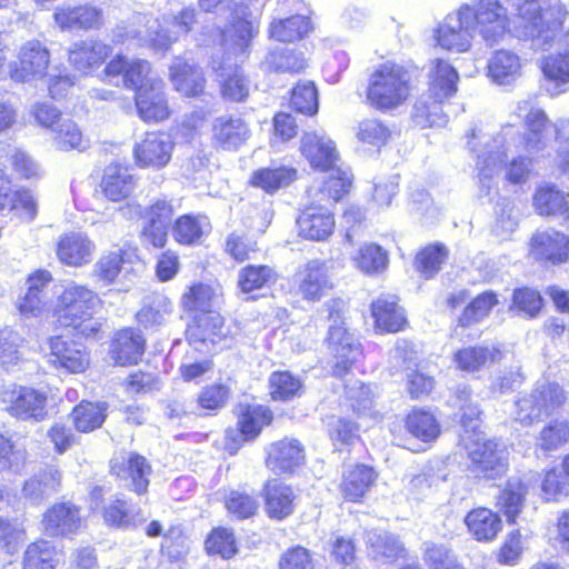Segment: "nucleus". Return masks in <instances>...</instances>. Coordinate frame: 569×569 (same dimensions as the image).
<instances>
[{
    "instance_id": "f257e3e1",
    "label": "nucleus",
    "mask_w": 569,
    "mask_h": 569,
    "mask_svg": "<svg viewBox=\"0 0 569 569\" xmlns=\"http://www.w3.org/2000/svg\"><path fill=\"white\" fill-rule=\"evenodd\" d=\"M518 16L519 37L548 49L562 26L566 11L558 0H510Z\"/></svg>"
},
{
    "instance_id": "f03ea898",
    "label": "nucleus",
    "mask_w": 569,
    "mask_h": 569,
    "mask_svg": "<svg viewBox=\"0 0 569 569\" xmlns=\"http://www.w3.org/2000/svg\"><path fill=\"white\" fill-rule=\"evenodd\" d=\"M100 305L98 295L87 286L69 283L59 297L57 319L63 327H73L84 337H93L101 322L93 318Z\"/></svg>"
},
{
    "instance_id": "7ed1b4c3",
    "label": "nucleus",
    "mask_w": 569,
    "mask_h": 569,
    "mask_svg": "<svg viewBox=\"0 0 569 569\" xmlns=\"http://www.w3.org/2000/svg\"><path fill=\"white\" fill-rule=\"evenodd\" d=\"M459 76L448 62L436 60L429 74L428 97L420 98L413 106L415 121L420 126H441L446 123L441 103L457 92Z\"/></svg>"
},
{
    "instance_id": "20e7f679",
    "label": "nucleus",
    "mask_w": 569,
    "mask_h": 569,
    "mask_svg": "<svg viewBox=\"0 0 569 569\" xmlns=\"http://www.w3.org/2000/svg\"><path fill=\"white\" fill-rule=\"evenodd\" d=\"M412 90L410 72L401 64L386 62L371 74L367 99L378 110H390L401 106Z\"/></svg>"
},
{
    "instance_id": "39448f33",
    "label": "nucleus",
    "mask_w": 569,
    "mask_h": 569,
    "mask_svg": "<svg viewBox=\"0 0 569 569\" xmlns=\"http://www.w3.org/2000/svg\"><path fill=\"white\" fill-rule=\"evenodd\" d=\"M515 139L516 133L511 127H507L496 137L486 133L482 129L471 130L468 136V146L476 154V166L481 179L492 178L500 172Z\"/></svg>"
},
{
    "instance_id": "423d86ee",
    "label": "nucleus",
    "mask_w": 569,
    "mask_h": 569,
    "mask_svg": "<svg viewBox=\"0 0 569 569\" xmlns=\"http://www.w3.org/2000/svg\"><path fill=\"white\" fill-rule=\"evenodd\" d=\"M199 7L206 12L213 9L229 12L230 27L222 31H216V38L236 57L244 58L250 40L256 32L253 23L247 19L248 8L234 3L232 0H199Z\"/></svg>"
},
{
    "instance_id": "0eeeda50",
    "label": "nucleus",
    "mask_w": 569,
    "mask_h": 569,
    "mask_svg": "<svg viewBox=\"0 0 569 569\" xmlns=\"http://www.w3.org/2000/svg\"><path fill=\"white\" fill-rule=\"evenodd\" d=\"M331 321L329 327L327 345L336 359L335 373L343 375L349 367L361 356V346L351 333L343 327V315L346 303L341 299H330L323 305Z\"/></svg>"
},
{
    "instance_id": "6e6552de",
    "label": "nucleus",
    "mask_w": 569,
    "mask_h": 569,
    "mask_svg": "<svg viewBox=\"0 0 569 569\" xmlns=\"http://www.w3.org/2000/svg\"><path fill=\"white\" fill-rule=\"evenodd\" d=\"M461 8L472 30L477 28L487 43L495 44L507 33L508 13L499 0H473Z\"/></svg>"
},
{
    "instance_id": "1a4fd4ad",
    "label": "nucleus",
    "mask_w": 569,
    "mask_h": 569,
    "mask_svg": "<svg viewBox=\"0 0 569 569\" xmlns=\"http://www.w3.org/2000/svg\"><path fill=\"white\" fill-rule=\"evenodd\" d=\"M563 400V390L558 383L540 381L531 393L516 402L515 420L522 425H531L542 416L550 415Z\"/></svg>"
},
{
    "instance_id": "9d476101",
    "label": "nucleus",
    "mask_w": 569,
    "mask_h": 569,
    "mask_svg": "<svg viewBox=\"0 0 569 569\" xmlns=\"http://www.w3.org/2000/svg\"><path fill=\"white\" fill-rule=\"evenodd\" d=\"M569 127V119H560L551 123L545 111H533L526 121L527 132L519 138L522 150L533 157L549 154L551 138L557 146L562 139V130Z\"/></svg>"
},
{
    "instance_id": "9b49d317",
    "label": "nucleus",
    "mask_w": 569,
    "mask_h": 569,
    "mask_svg": "<svg viewBox=\"0 0 569 569\" xmlns=\"http://www.w3.org/2000/svg\"><path fill=\"white\" fill-rule=\"evenodd\" d=\"M472 437L463 438L472 472L488 479L502 475L507 468L503 448L481 433Z\"/></svg>"
},
{
    "instance_id": "f8f14e48",
    "label": "nucleus",
    "mask_w": 569,
    "mask_h": 569,
    "mask_svg": "<svg viewBox=\"0 0 569 569\" xmlns=\"http://www.w3.org/2000/svg\"><path fill=\"white\" fill-rule=\"evenodd\" d=\"M6 410L19 419L42 420L46 415L47 396L33 388L9 386L0 392Z\"/></svg>"
},
{
    "instance_id": "ddd939ff",
    "label": "nucleus",
    "mask_w": 569,
    "mask_h": 569,
    "mask_svg": "<svg viewBox=\"0 0 569 569\" xmlns=\"http://www.w3.org/2000/svg\"><path fill=\"white\" fill-rule=\"evenodd\" d=\"M174 142L161 131L146 132L133 147V157L140 168L161 169L171 159Z\"/></svg>"
},
{
    "instance_id": "4468645a",
    "label": "nucleus",
    "mask_w": 569,
    "mask_h": 569,
    "mask_svg": "<svg viewBox=\"0 0 569 569\" xmlns=\"http://www.w3.org/2000/svg\"><path fill=\"white\" fill-rule=\"evenodd\" d=\"M472 28L461 6L449 13L435 30V39L442 49L466 52L471 47Z\"/></svg>"
},
{
    "instance_id": "2eb2a0df",
    "label": "nucleus",
    "mask_w": 569,
    "mask_h": 569,
    "mask_svg": "<svg viewBox=\"0 0 569 569\" xmlns=\"http://www.w3.org/2000/svg\"><path fill=\"white\" fill-rule=\"evenodd\" d=\"M299 293L306 300L318 301L332 288L330 267L322 260H310L295 274Z\"/></svg>"
},
{
    "instance_id": "dca6fc26",
    "label": "nucleus",
    "mask_w": 569,
    "mask_h": 569,
    "mask_svg": "<svg viewBox=\"0 0 569 569\" xmlns=\"http://www.w3.org/2000/svg\"><path fill=\"white\" fill-rule=\"evenodd\" d=\"M272 420L271 412L262 406H241L238 428L226 431V449L236 452L238 447L259 435L262 427Z\"/></svg>"
},
{
    "instance_id": "f3484780",
    "label": "nucleus",
    "mask_w": 569,
    "mask_h": 569,
    "mask_svg": "<svg viewBox=\"0 0 569 569\" xmlns=\"http://www.w3.org/2000/svg\"><path fill=\"white\" fill-rule=\"evenodd\" d=\"M136 108L139 117L146 122H158L170 114L164 83L160 78H151L144 87L136 92Z\"/></svg>"
},
{
    "instance_id": "a211bd4d",
    "label": "nucleus",
    "mask_w": 569,
    "mask_h": 569,
    "mask_svg": "<svg viewBox=\"0 0 569 569\" xmlns=\"http://www.w3.org/2000/svg\"><path fill=\"white\" fill-rule=\"evenodd\" d=\"M110 469L118 478L129 480L127 486L134 492L141 495L147 491L151 467L144 457L134 452L117 453L110 461Z\"/></svg>"
},
{
    "instance_id": "6ab92c4d",
    "label": "nucleus",
    "mask_w": 569,
    "mask_h": 569,
    "mask_svg": "<svg viewBox=\"0 0 569 569\" xmlns=\"http://www.w3.org/2000/svg\"><path fill=\"white\" fill-rule=\"evenodd\" d=\"M50 53L38 40L26 42L19 52V67L11 70V78L14 81L28 82L41 79L49 67Z\"/></svg>"
},
{
    "instance_id": "aec40b11",
    "label": "nucleus",
    "mask_w": 569,
    "mask_h": 569,
    "mask_svg": "<svg viewBox=\"0 0 569 569\" xmlns=\"http://www.w3.org/2000/svg\"><path fill=\"white\" fill-rule=\"evenodd\" d=\"M300 150L310 166L321 171H329L339 161L335 142L325 134L305 133L301 138Z\"/></svg>"
},
{
    "instance_id": "412c9836",
    "label": "nucleus",
    "mask_w": 569,
    "mask_h": 569,
    "mask_svg": "<svg viewBox=\"0 0 569 569\" xmlns=\"http://www.w3.org/2000/svg\"><path fill=\"white\" fill-rule=\"evenodd\" d=\"M41 523L51 537L73 533L81 526L80 511L70 502L54 503L43 513Z\"/></svg>"
},
{
    "instance_id": "4be33fe9",
    "label": "nucleus",
    "mask_w": 569,
    "mask_h": 569,
    "mask_svg": "<svg viewBox=\"0 0 569 569\" xmlns=\"http://www.w3.org/2000/svg\"><path fill=\"white\" fill-rule=\"evenodd\" d=\"M303 461V447L297 439H282L267 448L266 466L274 473L292 471Z\"/></svg>"
},
{
    "instance_id": "5701e85b",
    "label": "nucleus",
    "mask_w": 569,
    "mask_h": 569,
    "mask_svg": "<svg viewBox=\"0 0 569 569\" xmlns=\"http://www.w3.org/2000/svg\"><path fill=\"white\" fill-rule=\"evenodd\" d=\"M96 244L82 232H69L60 237L57 246L59 260L71 267H81L91 261Z\"/></svg>"
},
{
    "instance_id": "b1692460",
    "label": "nucleus",
    "mask_w": 569,
    "mask_h": 569,
    "mask_svg": "<svg viewBox=\"0 0 569 569\" xmlns=\"http://www.w3.org/2000/svg\"><path fill=\"white\" fill-rule=\"evenodd\" d=\"M102 20V10L89 4L59 7L54 12V21L61 30L98 29Z\"/></svg>"
},
{
    "instance_id": "393cba45",
    "label": "nucleus",
    "mask_w": 569,
    "mask_h": 569,
    "mask_svg": "<svg viewBox=\"0 0 569 569\" xmlns=\"http://www.w3.org/2000/svg\"><path fill=\"white\" fill-rule=\"evenodd\" d=\"M531 253L535 259L552 264L565 262L569 259V238L553 230L537 232L531 240Z\"/></svg>"
},
{
    "instance_id": "a878e982",
    "label": "nucleus",
    "mask_w": 569,
    "mask_h": 569,
    "mask_svg": "<svg viewBox=\"0 0 569 569\" xmlns=\"http://www.w3.org/2000/svg\"><path fill=\"white\" fill-rule=\"evenodd\" d=\"M49 347L48 361L54 367L64 368L70 372H80L89 363L86 352L73 341L64 340L62 337H52L49 340Z\"/></svg>"
},
{
    "instance_id": "bb28decb",
    "label": "nucleus",
    "mask_w": 569,
    "mask_h": 569,
    "mask_svg": "<svg viewBox=\"0 0 569 569\" xmlns=\"http://www.w3.org/2000/svg\"><path fill=\"white\" fill-rule=\"evenodd\" d=\"M288 4H292L296 14L273 21L270 24V34L273 39L282 42H292L303 38L311 28L309 18L305 14L307 9L303 2L298 0H288Z\"/></svg>"
},
{
    "instance_id": "cd10ccee",
    "label": "nucleus",
    "mask_w": 569,
    "mask_h": 569,
    "mask_svg": "<svg viewBox=\"0 0 569 569\" xmlns=\"http://www.w3.org/2000/svg\"><path fill=\"white\" fill-rule=\"evenodd\" d=\"M143 351V337L133 329L127 328L114 333L109 353L114 363L128 366L137 363Z\"/></svg>"
},
{
    "instance_id": "c85d7f7f",
    "label": "nucleus",
    "mask_w": 569,
    "mask_h": 569,
    "mask_svg": "<svg viewBox=\"0 0 569 569\" xmlns=\"http://www.w3.org/2000/svg\"><path fill=\"white\" fill-rule=\"evenodd\" d=\"M250 137L248 124L239 117H219L212 126V139L216 144L226 149H238Z\"/></svg>"
},
{
    "instance_id": "c756f323",
    "label": "nucleus",
    "mask_w": 569,
    "mask_h": 569,
    "mask_svg": "<svg viewBox=\"0 0 569 569\" xmlns=\"http://www.w3.org/2000/svg\"><path fill=\"white\" fill-rule=\"evenodd\" d=\"M61 487V473L48 466L30 477L23 485L22 497L31 505L40 503L43 499L56 493Z\"/></svg>"
},
{
    "instance_id": "7c9ffc66",
    "label": "nucleus",
    "mask_w": 569,
    "mask_h": 569,
    "mask_svg": "<svg viewBox=\"0 0 569 569\" xmlns=\"http://www.w3.org/2000/svg\"><path fill=\"white\" fill-rule=\"evenodd\" d=\"M110 54V47L94 39L80 40L69 49L70 64L82 72L100 66Z\"/></svg>"
},
{
    "instance_id": "2f4dec72",
    "label": "nucleus",
    "mask_w": 569,
    "mask_h": 569,
    "mask_svg": "<svg viewBox=\"0 0 569 569\" xmlns=\"http://www.w3.org/2000/svg\"><path fill=\"white\" fill-rule=\"evenodd\" d=\"M299 234L303 238L321 241L327 239L335 228L331 212L323 208H308L297 220Z\"/></svg>"
},
{
    "instance_id": "473e14b6",
    "label": "nucleus",
    "mask_w": 569,
    "mask_h": 569,
    "mask_svg": "<svg viewBox=\"0 0 569 569\" xmlns=\"http://www.w3.org/2000/svg\"><path fill=\"white\" fill-rule=\"evenodd\" d=\"M372 316L377 328L397 332L403 328L407 320L402 309L397 303V297L382 295L371 303Z\"/></svg>"
},
{
    "instance_id": "72a5a7b5",
    "label": "nucleus",
    "mask_w": 569,
    "mask_h": 569,
    "mask_svg": "<svg viewBox=\"0 0 569 569\" xmlns=\"http://www.w3.org/2000/svg\"><path fill=\"white\" fill-rule=\"evenodd\" d=\"M170 78L177 91L193 97L203 91L204 77L200 69L176 58L170 66Z\"/></svg>"
},
{
    "instance_id": "f704fd0d",
    "label": "nucleus",
    "mask_w": 569,
    "mask_h": 569,
    "mask_svg": "<svg viewBox=\"0 0 569 569\" xmlns=\"http://www.w3.org/2000/svg\"><path fill=\"white\" fill-rule=\"evenodd\" d=\"M213 69L220 70V87L222 97L232 101H242L249 94V81L237 63L217 62Z\"/></svg>"
},
{
    "instance_id": "c9c22d12",
    "label": "nucleus",
    "mask_w": 569,
    "mask_h": 569,
    "mask_svg": "<svg viewBox=\"0 0 569 569\" xmlns=\"http://www.w3.org/2000/svg\"><path fill=\"white\" fill-rule=\"evenodd\" d=\"M500 357V350L492 346H470L458 350L453 360L460 370L476 372L499 361Z\"/></svg>"
},
{
    "instance_id": "e433bc0d",
    "label": "nucleus",
    "mask_w": 569,
    "mask_h": 569,
    "mask_svg": "<svg viewBox=\"0 0 569 569\" xmlns=\"http://www.w3.org/2000/svg\"><path fill=\"white\" fill-rule=\"evenodd\" d=\"M542 71L549 80L547 91L559 96L569 90V51L551 54L543 59Z\"/></svg>"
},
{
    "instance_id": "4c0bfd02",
    "label": "nucleus",
    "mask_w": 569,
    "mask_h": 569,
    "mask_svg": "<svg viewBox=\"0 0 569 569\" xmlns=\"http://www.w3.org/2000/svg\"><path fill=\"white\" fill-rule=\"evenodd\" d=\"M261 66L267 72L297 73L307 67V60L293 48L276 47L267 53Z\"/></svg>"
},
{
    "instance_id": "58836bf2",
    "label": "nucleus",
    "mask_w": 569,
    "mask_h": 569,
    "mask_svg": "<svg viewBox=\"0 0 569 569\" xmlns=\"http://www.w3.org/2000/svg\"><path fill=\"white\" fill-rule=\"evenodd\" d=\"M266 511L271 518L283 519L292 513L295 493L291 487L278 480L268 481L264 486Z\"/></svg>"
},
{
    "instance_id": "ea45409f",
    "label": "nucleus",
    "mask_w": 569,
    "mask_h": 569,
    "mask_svg": "<svg viewBox=\"0 0 569 569\" xmlns=\"http://www.w3.org/2000/svg\"><path fill=\"white\" fill-rule=\"evenodd\" d=\"M468 531L478 541H489L501 530V519L488 508H477L465 517Z\"/></svg>"
},
{
    "instance_id": "a19ab883",
    "label": "nucleus",
    "mask_w": 569,
    "mask_h": 569,
    "mask_svg": "<svg viewBox=\"0 0 569 569\" xmlns=\"http://www.w3.org/2000/svg\"><path fill=\"white\" fill-rule=\"evenodd\" d=\"M211 223L203 214H183L178 218L172 227L174 240L181 244H196L209 233Z\"/></svg>"
},
{
    "instance_id": "79ce46f5",
    "label": "nucleus",
    "mask_w": 569,
    "mask_h": 569,
    "mask_svg": "<svg viewBox=\"0 0 569 569\" xmlns=\"http://www.w3.org/2000/svg\"><path fill=\"white\" fill-rule=\"evenodd\" d=\"M101 188L108 199L119 201L132 191L133 178L128 169L119 164H110L104 170Z\"/></svg>"
},
{
    "instance_id": "37998d69",
    "label": "nucleus",
    "mask_w": 569,
    "mask_h": 569,
    "mask_svg": "<svg viewBox=\"0 0 569 569\" xmlns=\"http://www.w3.org/2000/svg\"><path fill=\"white\" fill-rule=\"evenodd\" d=\"M533 207L541 216H561L569 219V204L563 193L553 186H541L533 196Z\"/></svg>"
},
{
    "instance_id": "c03bdc74",
    "label": "nucleus",
    "mask_w": 569,
    "mask_h": 569,
    "mask_svg": "<svg viewBox=\"0 0 569 569\" xmlns=\"http://www.w3.org/2000/svg\"><path fill=\"white\" fill-rule=\"evenodd\" d=\"M171 312V301L161 293H152L143 299L136 318L140 325L149 328L162 325Z\"/></svg>"
},
{
    "instance_id": "a18cd8bd",
    "label": "nucleus",
    "mask_w": 569,
    "mask_h": 569,
    "mask_svg": "<svg viewBox=\"0 0 569 569\" xmlns=\"http://www.w3.org/2000/svg\"><path fill=\"white\" fill-rule=\"evenodd\" d=\"M366 542L370 555L376 559L386 558L393 560L405 556L406 549L403 543L391 533L379 530L368 531Z\"/></svg>"
},
{
    "instance_id": "49530a36",
    "label": "nucleus",
    "mask_w": 569,
    "mask_h": 569,
    "mask_svg": "<svg viewBox=\"0 0 569 569\" xmlns=\"http://www.w3.org/2000/svg\"><path fill=\"white\" fill-rule=\"evenodd\" d=\"M488 70L495 82L499 84L509 83L520 74V59L511 51L499 50L491 57Z\"/></svg>"
},
{
    "instance_id": "de8ad7c7",
    "label": "nucleus",
    "mask_w": 569,
    "mask_h": 569,
    "mask_svg": "<svg viewBox=\"0 0 569 569\" xmlns=\"http://www.w3.org/2000/svg\"><path fill=\"white\" fill-rule=\"evenodd\" d=\"M297 177L293 168H261L256 170L251 176L252 186L273 193L280 188L288 187Z\"/></svg>"
},
{
    "instance_id": "09e8293b",
    "label": "nucleus",
    "mask_w": 569,
    "mask_h": 569,
    "mask_svg": "<svg viewBox=\"0 0 569 569\" xmlns=\"http://www.w3.org/2000/svg\"><path fill=\"white\" fill-rule=\"evenodd\" d=\"M376 473L372 468L365 465H357L349 470L343 478L341 489L345 497L357 501L368 491L375 482Z\"/></svg>"
},
{
    "instance_id": "8fccbe9b",
    "label": "nucleus",
    "mask_w": 569,
    "mask_h": 569,
    "mask_svg": "<svg viewBox=\"0 0 569 569\" xmlns=\"http://www.w3.org/2000/svg\"><path fill=\"white\" fill-rule=\"evenodd\" d=\"M106 523L114 527L137 526L147 520L146 515L140 509H132L128 502L122 499H116L103 508L102 511Z\"/></svg>"
},
{
    "instance_id": "3c124183",
    "label": "nucleus",
    "mask_w": 569,
    "mask_h": 569,
    "mask_svg": "<svg viewBox=\"0 0 569 569\" xmlns=\"http://www.w3.org/2000/svg\"><path fill=\"white\" fill-rule=\"evenodd\" d=\"M52 131L54 147L59 150L83 151L89 147V141L83 138L81 130L71 119L59 120Z\"/></svg>"
},
{
    "instance_id": "603ef678",
    "label": "nucleus",
    "mask_w": 569,
    "mask_h": 569,
    "mask_svg": "<svg viewBox=\"0 0 569 569\" xmlns=\"http://www.w3.org/2000/svg\"><path fill=\"white\" fill-rule=\"evenodd\" d=\"M222 319L220 316H209L201 320L199 326L190 327L187 330V337L191 345L198 350H203L198 345L207 347L210 342L214 345L224 336L222 331Z\"/></svg>"
},
{
    "instance_id": "864d4df0",
    "label": "nucleus",
    "mask_w": 569,
    "mask_h": 569,
    "mask_svg": "<svg viewBox=\"0 0 569 569\" xmlns=\"http://www.w3.org/2000/svg\"><path fill=\"white\" fill-rule=\"evenodd\" d=\"M526 493L527 486L519 478L509 479L500 491L497 498V506L505 511L509 521H513L520 512Z\"/></svg>"
},
{
    "instance_id": "5fc2aeb1",
    "label": "nucleus",
    "mask_w": 569,
    "mask_h": 569,
    "mask_svg": "<svg viewBox=\"0 0 569 569\" xmlns=\"http://www.w3.org/2000/svg\"><path fill=\"white\" fill-rule=\"evenodd\" d=\"M277 281L276 271L269 266L249 264L240 269L238 286L242 292H251Z\"/></svg>"
},
{
    "instance_id": "6e6d98bb",
    "label": "nucleus",
    "mask_w": 569,
    "mask_h": 569,
    "mask_svg": "<svg viewBox=\"0 0 569 569\" xmlns=\"http://www.w3.org/2000/svg\"><path fill=\"white\" fill-rule=\"evenodd\" d=\"M407 430L422 441L435 440L440 433V427L432 413L421 409L412 410L406 420Z\"/></svg>"
},
{
    "instance_id": "4d7b16f0",
    "label": "nucleus",
    "mask_w": 569,
    "mask_h": 569,
    "mask_svg": "<svg viewBox=\"0 0 569 569\" xmlns=\"http://www.w3.org/2000/svg\"><path fill=\"white\" fill-rule=\"evenodd\" d=\"M106 410L104 405L82 401L71 413L76 429L90 432L100 428L106 419Z\"/></svg>"
},
{
    "instance_id": "13d9d810",
    "label": "nucleus",
    "mask_w": 569,
    "mask_h": 569,
    "mask_svg": "<svg viewBox=\"0 0 569 569\" xmlns=\"http://www.w3.org/2000/svg\"><path fill=\"white\" fill-rule=\"evenodd\" d=\"M123 262L121 249L103 252L93 264V277L103 284L113 283L123 268Z\"/></svg>"
},
{
    "instance_id": "bf43d9fd",
    "label": "nucleus",
    "mask_w": 569,
    "mask_h": 569,
    "mask_svg": "<svg viewBox=\"0 0 569 569\" xmlns=\"http://www.w3.org/2000/svg\"><path fill=\"white\" fill-rule=\"evenodd\" d=\"M56 550L51 542L39 540L24 551L23 569H54Z\"/></svg>"
},
{
    "instance_id": "052dcab7",
    "label": "nucleus",
    "mask_w": 569,
    "mask_h": 569,
    "mask_svg": "<svg viewBox=\"0 0 569 569\" xmlns=\"http://www.w3.org/2000/svg\"><path fill=\"white\" fill-rule=\"evenodd\" d=\"M167 17L161 20L153 19L147 22L144 41L156 51H167L179 38L172 27L166 24Z\"/></svg>"
},
{
    "instance_id": "680f3d73",
    "label": "nucleus",
    "mask_w": 569,
    "mask_h": 569,
    "mask_svg": "<svg viewBox=\"0 0 569 569\" xmlns=\"http://www.w3.org/2000/svg\"><path fill=\"white\" fill-rule=\"evenodd\" d=\"M448 257L443 244H431L422 249L416 257V267L425 278L433 277Z\"/></svg>"
},
{
    "instance_id": "e2e57ef3",
    "label": "nucleus",
    "mask_w": 569,
    "mask_h": 569,
    "mask_svg": "<svg viewBox=\"0 0 569 569\" xmlns=\"http://www.w3.org/2000/svg\"><path fill=\"white\" fill-rule=\"evenodd\" d=\"M10 156L13 169L26 179L37 178L41 173L39 164L24 151L9 143H0V159Z\"/></svg>"
},
{
    "instance_id": "0e129e2a",
    "label": "nucleus",
    "mask_w": 569,
    "mask_h": 569,
    "mask_svg": "<svg viewBox=\"0 0 569 569\" xmlns=\"http://www.w3.org/2000/svg\"><path fill=\"white\" fill-rule=\"evenodd\" d=\"M270 395L274 400H289L299 395L302 383L289 371L273 372L269 378Z\"/></svg>"
},
{
    "instance_id": "69168bd1",
    "label": "nucleus",
    "mask_w": 569,
    "mask_h": 569,
    "mask_svg": "<svg viewBox=\"0 0 569 569\" xmlns=\"http://www.w3.org/2000/svg\"><path fill=\"white\" fill-rule=\"evenodd\" d=\"M217 298L216 291L209 284L197 283L182 296V306L188 310L209 312Z\"/></svg>"
},
{
    "instance_id": "338daca9",
    "label": "nucleus",
    "mask_w": 569,
    "mask_h": 569,
    "mask_svg": "<svg viewBox=\"0 0 569 569\" xmlns=\"http://www.w3.org/2000/svg\"><path fill=\"white\" fill-rule=\"evenodd\" d=\"M497 303L498 300L493 292L487 291L479 295L465 308L459 319L460 325L467 327L482 320Z\"/></svg>"
},
{
    "instance_id": "774afa93",
    "label": "nucleus",
    "mask_w": 569,
    "mask_h": 569,
    "mask_svg": "<svg viewBox=\"0 0 569 569\" xmlns=\"http://www.w3.org/2000/svg\"><path fill=\"white\" fill-rule=\"evenodd\" d=\"M357 267L366 273H377L386 269L388 264L387 252L377 244H365L355 258Z\"/></svg>"
}]
</instances>
